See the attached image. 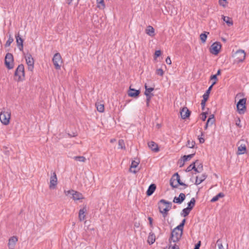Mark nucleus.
Wrapping results in <instances>:
<instances>
[{
  "mask_svg": "<svg viewBox=\"0 0 249 249\" xmlns=\"http://www.w3.org/2000/svg\"><path fill=\"white\" fill-rule=\"evenodd\" d=\"M172 203L164 199H161L159 202V209L162 216L165 218L168 215V211L171 209Z\"/></svg>",
  "mask_w": 249,
  "mask_h": 249,
  "instance_id": "obj_1",
  "label": "nucleus"
},
{
  "mask_svg": "<svg viewBox=\"0 0 249 249\" xmlns=\"http://www.w3.org/2000/svg\"><path fill=\"white\" fill-rule=\"evenodd\" d=\"M170 184L173 188H177L178 185L183 186L184 189L188 187L187 184L181 181L180 176L178 173H176L173 175L170 180Z\"/></svg>",
  "mask_w": 249,
  "mask_h": 249,
  "instance_id": "obj_2",
  "label": "nucleus"
},
{
  "mask_svg": "<svg viewBox=\"0 0 249 249\" xmlns=\"http://www.w3.org/2000/svg\"><path fill=\"white\" fill-rule=\"evenodd\" d=\"M183 233V231L181 229H177V227L174 229L172 231L171 236L169 238V242L171 243V241L173 242H178Z\"/></svg>",
  "mask_w": 249,
  "mask_h": 249,
  "instance_id": "obj_3",
  "label": "nucleus"
},
{
  "mask_svg": "<svg viewBox=\"0 0 249 249\" xmlns=\"http://www.w3.org/2000/svg\"><path fill=\"white\" fill-rule=\"evenodd\" d=\"M24 67L23 64L19 65L16 69L14 76L16 77V80L20 81L22 80L24 78Z\"/></svg>",
  "mask_w": 249,
  "mask_h": 249,
  "instance_id": "obj_4",
  "label": "nucleus"
},
{
  "mask_svg": "<svg viewBox=\"0 0 249 249\" xmlns=\"http://www.w3.org/2000/svg\"><path fill=\"white\" fill-rule=\"evenodd\" d=\"M11 118V112L10 111H2L0 113V120L4 125H8L9 124Z\"/></svg>",
  "mask_w": 249,
  "mask_h": 249,
  "instance_id": "obj_5",
  "label": "nucleus"
},
{
  "mask_svg": "<svg viewBox=\"0 0 249 249\" xmlns=\"http://www.w3.org/2000/svg\"><path fill=\"white\" fill-rule=\"evenodd\" d=\"M4 64L9 70L12 69L14 68V57L12 53H6L5 57Z\"/></svg>",
  "mask_w": 249,
  "mask_h": 249,
  "instance_id": "obj_6",
  "label": "nucleus"
},
{
  "mask_svg": "<svg viewBox=\"0 0 249 249\" xmlns=\"http://www.w3.org/2000/svg\"><path fill=\"white\" fill-rule=\"evenodd\" d=\"M246 99L242 98L239 100L236 105L237 109L239 113L244 114L246 110Z\"/></svg>",
  "mask_w": 249,
  "mask_h": 249,
  "instance_id": "obj_7",
  "label": "nucleus"
},
{
  "mask_svg": "<svg viewBox=\"0 0 249 249\" xmlns=\"http://www.w3.org/2000/svg\"><path fill=\"white\" fill-rule=\"evenodd\" d=\"M53 64L56 70L60 69L61 64L62 63V60L61 55L59 53H56L53 58Z\"/></svg>",
  "mask_w": 249,
  "mask_h": 249,
  "instance_id": "obj_8",
  "label": "nucleus"
},
{
  "mask_svg": "<svg viewBox=\"0 0 249 249\" xmlns=\"http://www.w3.org/2000/svg\"><path fill=\"white\" fill-rule=\"evenodd\" d=\"M67 196L69 195H71V198L74 200H78L80 199H84L83 195L79 192L71 190L65 192Z\"/></svg>",
  "mask_w": 249,
  "mask_h": 249,
  "instance_id": "obj_9",
  "label": "nucleus"
},
{
  "mask_svg": "<svg viewBox=\"0 0 249 249\" xmlns=\"http://www.w3.org/2000/svg\"><path fill=\"white\" fill-rule=\"evenodd\" d=\"M221 48V43L219 42H215L211 45L210 52L213 54L217 55L219 53Z\"/></svg>",
  "mask_w": 249,
  "mask_h": 249,
  "instance_id": "obj_10",
  "label": "nucleus"
},
{
  "mask_svg": "<svg viewBox=\"0 0 249 249\" xmlns=\"http://www.w3.org/2000/svg\"><path fill=\"white\" fill-rule=\"evenodd\" d=\"M26 63L28 65V69L32 71L34 68V60L30 53H27L25 56Z\"/></svg>",
  "mask_w": 249,
  "mask_h": 249,
  "instance_id": "obj_11",
  "label": "nucleus"
},
{
  "mask_svg": "<svg viewBox=\"0 0 249 249\" xmlns=\"http://www.w3.org/2000/svg\"><path fill=\"white\" fill-rule=\"evenodd\" d=\"M57 184V178L55 172H53L50 177L49 188L50 189H55Z\"/></svg>",
  "mask_w": 249,
  "mask_h": 249,
  "instance_id": "obj_12",
  "label": "nucleus"
},
{
  "mask_svg": "<svg viewBox=\"0 0 249 249\" xmlns=\"http://www.w3.org/2000/svg\"><path fill=\"white\" fill-rule=\"evenodd\" d=\"M234 57L237 62H243L246 57L245 51L242 50H239L235 53Z\"/></svg>",
  "mask_w": 249,
  "mask_h": 249,
  "instance_id": "obj_13",
  "label": "nucleus"
},
{
  "mask_svg": "<svg viewBox=\"0 0 249 249\" xmlns=\"http://www.w3.org/2000/svg\"><path fill=\"white\" fill-rule=\"evenodd\" d=\"M242 142H244V141H242ZM237 145H238V151L237 152V155H242L246 153L247 147L245 143H243L242 142V141H240L238 142Z\"/></svg>",
  "mask_w": 249,
  "mask_h": 249,
  "instance_id": "obj_14",
  "label": "nucleus"
},
{
  "mask_svg": "<svg viewBox=\"0 0 249 249\" xmlns=\"http://www.w3.org/2000/svg\"><path fill=\"white\" fill-rule=\"evenodd\" d=\"M141 93L140 89L137 90L132 88L131 86L129 87V89L127 91V94L129 97L133 98H137Z\"/></svg>",
  "mask_w": 249,
  "mask_h": 249,
  "instance_id": "obj_15",
  "label": "nucleus"
},
{
  "mask_svg": "<svg viewBox=\"0 0 249 249\" xmlns=\"http://www.w3.org/2000/svg\"><path fill=\"white\" fill-rule=\"evenodd\" d=\"M181 117L183 119H185L188 118L190 114L191 111L187 108V107H183L180 111Z\"/></svg>",
  "mask_w": 249,
  "mask_h": 249,
  "instance_id": "obj_16",
  "label": "nucleus"
},
{
  "mask_svg": "<svg viewBox=\"0 0 249 249\" xmlns=\"http://www.w3.org/2000/svg\"><path fill=\"white\" fill-rule=\"evenodd\" d=\"M148 146L152 151L154 152H158L160 151L158 144L153 141L148 142Z\"/></svg>",
  "mask_w": 249,
  "mask_h": 249,
  "instance_id": "obj_17",
  "label": "nucleus"
},
{
  "mask_svg": "<svg viewBox=\"0 0 249 249\" xmlns=\"http://www.w3.org/2000/svg\"><path fill=\"white\" fill-rule=\"evenodd\" d=\"M16 38L18 47L20 51H22L23 49V40L22 39L19 34L16 35Z\"/></svg>",
  "mask_w": 249,
  "mask_h": 249,
  "instance_id": "obj_18",
  "label": "nucleus"
},
{
  "mask_svg": "<svg viewBox=\"0 0 249 249\" xmlns=\"http://www.w3.org/2000/svg\"><path fill=\"white\" fill-rule=\"evenodd\" d=\"M185 195L183 193H180L178 197L175 196L173 199V202L178 204H181L185 200Z\"/></svg>",
  "mask_w": 249,
  "mask_h": 249,
  "instance_id": "obj_19",
  "label": "nucleus"
},
{
  "mask_svg": "<svg viewBox=\"0 0 249 249\" xmlns=\"http://www.w3.org/2000/svg\"><path fill=\"white\" fill-rule=\"evenodd\" d=\"M18 241V238L16 236L11 237L9 239L8 247L9 249H14L16 243Z\"/></svg>",
  "mask_w": 249,
  "mask_h": 249,
  "instance_id": "obj_20",
  "label": "nucleus"
},
{
  "mask_svg": "<svg viewBox=\"0 0 249 249\" xmlns=\"http://www.w3.org/2000/svg\"><path fill=\"white\" fill-rule=\"evenodd\" d=\"M156 189V184H153V183L150 184L146 191V195L147 196H151L155 192Z\"/></svg>",
  "mask_w": 249,
  "mask_h": 249,
  "instance_id": "obj_21",
  "label": "nucleus"
},
{
  "mask_svg": "<svg viewBox=\"0 0 249 249\" xmlns=\"http://www.w3.org/2000/svg\"><path fill=\"white\" fill-rule=\"evenodd\" d=\"M207 177V175L206 174H203L201 177H196V180L195 181L196 185H198L202 182Z\"/></svg>",
  "mask_w": 249,
  "mask_h": 249,
  "instance_id": "obj_22",
  "label": "nucleus"
},
{
  "mask_svg": "<svg viewBox=\"0 0 249 249\" xmlns=\"http://www.w3.org/2000/svg\"><path fill=\"white\" fill-rule=\"evenodd\" d=\"M156 240V236L155 234L151 232L149 233V235L147 238V242L149 245L153 244Z\"/></svg>",
  "mask_w": 249,
  "mask_h": 249,
  "instance_id": "obj_23",
  "label": "nucleus"
},
{
  "mask_svg": "<svg viewBox=\"0 0 249 249\" xmlns=\"http://www.w3.org/2000/svg\"><path fill=\"white\" fill-rule=\"evenodd\" d=\"M86 211L87 209L86 207H84L83 209H81L79 210V218L81 221L85 219L86 216L85 213L86 212Z\"/></svg>",
  "mask_w": 249,
  "mask_h": 249,
  "instance_id": "obj_24",
  "label": "nucleus"
},
{
  "mask_svg": "<svg viewBox=\"0 0 249 249\" xmlns=\"http://www.w3.org/2000/svg\"><path fill=\"white\" fill-rule=\"evenodd\" d=\"M145 33L151 36H155V30L152 26L150 25L146 29Z\"/></svg>",
  "mask_w": 249,
  "mask_h": 249,
  "instance_id": "obj_25",
  "label": "nucleus"
},
{
  "mask_svg": "<svg viewBox=\"0 0 249 249\" xmlns=\"http://www.w3.org/2000/svg\"><path fill=\"white\" fill-rule=\"evenodd\" d=\"M195 155V153L192 154L188 155L183 156L182 157L183 162H182V164L180 165V167H182L184 165V162L189 160L190 159H191Z\"/></svg>",
  "mask_w": 249,
  "mask_h": 249,
  "instance_id": "obj_26",
  "label": "nucleus"
},
{
  "mask_svg": "<svg viewBox=\"0 0 249 249\" xmlns=\"http://www.w3.org/2000/svg\"><path fill=\"white\" fill-rule=\"evenodd\" d=\"M144 88L145 89V92H144V95H151V96H154V94L153 93H151V92L153 91L154 89V88H148L146 84L144 85Z\"/></svg>",
  "mask_w": 249,
  "mask_h": 249,
  "instance_id": "obj_27",
  "label": "nucleus"
},
{
  "mask_svg": "<svg viewBox=\"0 0 249 249\" xmlns=\"http://www.w3.org/2000/svg\"><path fill=\"white\" fill-rule=\"evenodd\" d=\"M139 162H137L135 160H133L131 162V164L130 167L129 169L130 171L134 174H136L137 172V171L136 170H132V169L136 168L138 166V165H139Z\"/></svg>",
  "mask_w": 249,
  "mask_h": 249,
  "instance_id": "obj_28",
  "label": "nucleus"
},
{
  "mask_svg": "<svg viewBox=\"0 0 249 249\" xmlns=\"http://www.w3.org/2000/svg\"><path fill=\"white\" fill-rule=\"evenodd\" d=\"M222 19L229 26H231L233 25V21L232 19L229 17H226L224 16H222Z\"/></svg>",
  "mask_w": 249,
  "mask_h": 249,
  "instance_id": "obj_29",
  "label": "nucleus"
},
{
  "mask_svg": "<svg viewBox=\"0 0 249 249\" xmlns=\"http://www.w3.org/2000/svg\"><path fill=\"white\" fill-rule=\"evenodd\" d=\"M209 32H204L203 33H202L200 35V39L201 42L203 43H204L206 42V40L207 38V36L209 34Z\"/></svg>",
  "mask_w": 249,
  "mask_h": 249,
  "instance_id": "obj_30",
  "label": "nucleus"
},
{
  "mask_svg": "<svg viewBox=\"0 0 249 249\" xmlns=\"http://www.w3.org/2000/svg\"><path fill=\"white\" fill-rule=\"evenodd\" d=\"M198 162V160H196L195 162H193L186 169L185 171L187 172H189L194 170L195 168L196 163Z\"/></svg>",
  "mask_w": 249,
  "mask_h": 249,
  "instance_id": "obj_31",
  "label": "nucleus"
},
{
  "mask_svg": "<svg viewBox=\"0 0 249 249\" xmlns=\"http://www.w3.org/2000/svg\"><path fill=\"white\" fill-rule=\"evenodd\" d=\"M196 200L195 198H192L190 201L188 203L187 208L192 210L195 205Z\"/></svg>",
  "mask_w": 249,
  "mask_h": 249,
  "instance_id": "obj_32",
  "label": "nucleus"
},
{
  "mask_svg": "<svg viewBox=\"0 0 249 249\" xmlns=\"http://www.w3.org/2000/svg\"><path fill=\"white\" fill-rule=\"evenodd\" d=\"M224 194L223 193H219L216 196H214L211 200L212 202H214L218 200L220 197H223Z\"/></svg>",
  "mask_w": 249,
  "mask_h": 249,
  "instance_id": "obj_33",
  "label": "nucleus"
},
{
  "mask_svg": "<svg viewBox=\"0 0 249 249\" xmlns=\"http://www.w3.org/2000/svg\"><path fill=\"white\" fill-rule=\"evenodd\" d=\"M97 110L100 112L104 111V106L103 104H100L99 103H96Z\"/></svg>",
  "mask_w": 249,
  "mask_h": 249,
  "instance_id": "obj_34",
  "label": "nucleus"
},
{
  "mask_svg": "<svg viewBox=\"0 0 249 249\" xmlns=\"http://www.w3.org/2000/svg\"><path fill=\"white\" fill-rule=\"evenodd\" d=\"M191 211V210L188 208L187 207L184 208L182 210V212L181 213V215L183 217H186L189 214Z\"/></svg>",
  "mask_w": 249,
  "mask_h": 249,
  "instance_id": "obj_35",
  "label": "nucleus"
},
{
  "mask_svg": "<svg viewBox=\"0 0 249 249\" xmlns=\"http://www.w3.org/2000/svg\"><path fill=\"white\" fill-rule=\"evenodd\" d=\"M73 159L76 161H79L80 162H85L86 160V159L84 156H75L73 158Z\"/></svg>",
  "mask_w": 249,
  "mask_h": 249,
  "instance_id": "obj_36",
  "label": "nucleus"
},
{
  "mask_svg": "<svg viewBox=\"0 0 249 249\" xmlns=\"http://www.w3.org/2000/svg\"><path fill=\"white\" fill-rule=\"evenodd\" d=\"M195 144L196 142L195 141H192L191 142L190 140H188L186 146L190 148H193L195 147Z\"/></svg>",
  "mask_w": 249,
  "mask_h": 249,
  "instance_id": "obj_37",
  "label": "nucleus"
},
{
  "mask_svg": "<svg viewBox=\"0 0 249 249\" xmlns=\"http://www.w3.org/2000/svg\"><path fill=\"white\" fill-rule=\"evenodd\" d=\"M98 5V7L101 9H104L105 7V4L104 0H96Z\"/></svg>",
  "mask_w": 249,
  "mask_h": 249,
  "instance_id": "obj_38",
  "label": "nucleus"
},
{
  "mask_svg": "<svg viewBox=\"0 0 249 249\" xmlns=\"http://www.w3.org/2000/svg\"><path fill=\"white\" fill-rule=\"evenodd\" d=\"M214 121L215 120L214 119V115H211L208 118L207 123V124H210V125H212L214 123Z\"/></svg>",
  "mask_w": 249,
  "mask_h": 249,
  "instance_id": "obj_39",
  "label": "nucleus"
},
{
  "mask_svg": "<svg viewBox=\"0 0 249 249\" xmlns=\"http://www.w3.org/2000/svg\"><path fill=\"white\" fill-rule=\"evenodd\" d=\"M118 145L119 148L121 149H124L125 148V144L124 141L123 140H119L118 142Z\"/></svg>",
  "mask_w": 249,
  "mask_h": 249,
  "instance_id": "obj_40",
  "label": "nucleus"
},
{
  "mask_svg": "<svg viewBox=\"0 0 249 249\" xmlns=\"http://www.w3.org/2000/svg\"><path fill=\"white\" fill-rule=\"evenodd\" d=\"M186 222V219H183L180 224L177 227V229H181L182 231L183 230V227Z\"/></svg>",
  "mask_w": 249,
  "mask_h": 249,
  "instance_id": "obj_41",
  "label": "nucleus"
},
{
  "mask_svg": "<svg viewBox=\"0 0 249 249\" xmlns=\"http://www.w3.org/2000/svg\"><path fill=\"white\" fill-rule=\"evenodd\" d=\"M216 243L218 247V249H224L221 239H218L216 241Z\"/></svg>",
  "mask_w": 249,
  "mask_h": 249,
  "instance_id": "obj_42",
  "label": "nucleus"
},
{
  "mask_svg": "<svg viewBox=\"0 0 249 249\" xmlns=\"http://www.w3.org/2000/svg\"><path fill=\"white\" fill-rule=\"evenodd\" d=\"M145 96H146V106L147 107H148L149 106V103L150 102L151 98L153 96H151V95H145Z\"/></svg>",
  "mask_w": 249,
  "mask_h": 249,
  "instance_id": "obj_43",
  "label": "nucleus"
},
{
  "mask_svg": "<svg viewBox=\"0 0 249 249\" xmlns=\"http://www.w3.org/2000/svg\"><path fill=\"white\" fill-rule=\"evenodd\" d=\"M156 73L157 75L162 76L164 74V71L162 69H158L157 70Z\"/></svg>",
  "mask_w": 249,
  "mask_h": 249,
  "instance_id": "obj_44",
  "label": "nucleus"
},
{
  "mask_svg": "<svg viewBox=\"0 0 249 249\" xmlns=\"http://www.w3.org/2000/svg\"><path fill=\"white\" fill-rule=\"evenodd\" d=\"M13 41V39L11 37H10L6 42L5 46L9 47Z\"/></svg>",
  "mask_w": 249,
  "mask_h": 249,
  "instance_id": "obj_45",
  "label": "nucleus"
},
{
  "mask_svg": "<svg viewBox=\"0 0 249 249\" xmlns=\"http://www.w3.org/2000/svg\"><path fill=\"white\" fill-rule=\"evenodd\" d=\"M216 84V81H213L212 84L209 87L208 89L206 90V93H207L208 94H210L211 90L212 89L213 87Z\"/></svg>",
  "mask_w": 249,
  "mask_h": 249,
  "instance_id": "obj_46",
  "label": "nucleus"
},
{
  "mask_svg": "<svg viewBox=\"0 0 249 249\" xmlns=\"http://www.w3.org/2000/svg\"><path fill=\"white\" fill-rule=\"evenodd\" d=\"M201 119L203 121H205L207 118V113L206 112H202L201 114Z\"/></svg>",
  "mask_w": 249,
  "mask_h": 249,
  "instance_id": "obj_47",
  "label": "nucleus"
},
{
  "mask_svg": "<svg viewBox=\"0 0 249 249\" xmlns=\"http://www.w3.org/2000/svg\"><path fill=\"white\" fill-rule=\"evenodd\" d=\"M240 123H241V120L239 118H238L237 120L236 121V123H235L236 125L239 127H241L242 125H241Z\"/></svg>",
  "mask_w": 249,
  "mask_h": 249,
  "instance_id": "obj_48",
  "label": "nucleus"
},
{
  "mask_svg": "<svg viewBox=\"0 0 249 249\" xmlns=\"http://www.w3.org/2000/svg\"><path fill=\"white\" fill-rule=\"evenodd\" d=\"M209 94H208L207 93H205L203 95V99L206 100V101L208 100L209 98Z\"/></svg>",
  "mask_w": 249,
  "mask_h": 249,
  "instance_id": "obj_49",
  "label": "nucleus"
},
{
  "mask_svg": "<svg viewBox=\"0 0 249 249\" xmlns=\"http://www.w3.org/2000/svg\"><path fill=\"white\" fill-rule=\"evenodd\" d=\"M161 52L160 50L156 51L155 53V57L160 56L161 55Z\"/></svg>",
  "mask_w": 249,
  "mask_h": 249,
  "instance_id": "obj_50",
  "label": "nucleus"
},
{
  "mask_svg": "<svg viewBox=\"0 0 249 249\" xmlns=\"http://www.w3.org/2000/svg\"><path fill=\"white\" fill-rule=\"evenodd\" d=\"M199 172H201L203 170V165L202 163H199L196 167Z\"/></svg>",
  "mask_w": 249,
  "mask_h": 249,
  "instance_id": "obj_51",
  "label": "nucleus"
},
{
  "mask_svg": "<svg viewBox=\"0 0 249 249\" xmlns=\"http://www.w3.org/2000/svg\"><path fill=\"white\" fill-rule=\"evenodd\" d=\"M210 79H211V80H214V81H216V82L217 81V77L216 75H215V74L211 75Z\"/></svg>",
  "mask_w": 249,
  "mask_h": 249,
  "instance_id": "obj_52",
  "label": "nucleus"
},
{
  "mask_svg": "<svg viewBox=\"0 0 249 249\" xmlns=\"http://www.w3.org/2000/svg\"><path fill=\"white\" fill-rule=\"evenodd\" d=\"M201 245V241H198L197 244H196L194 249H199V248Z\"/></svg>",
  "mask_w": 249,
  "mask_h": 249,
  "instance_id": "obj_53",
  "label": "nucleus"
},
{
  "mask_svg": "<svg viewBox=\"0 0 249 249\" xmlns=\"http://www.w3.org/2000/svg\"><path fill=\"white\" fill-rule=\"evenodd\" d=\"M148 219L149 221V225L151 228L153 227V219L151 217H148Z\"/></svg>",
  "mask_w": 249,
  "mask_h": 249,
  "instance_id": "obj_54",
  "label": "nucleus"
},
{
  "mask_svg": "<svg viewBox=\"0 0 249 249\" xmlns=\"http://www.w3.org/2000/svg\"><path fill=\"white\" fill-rule=\"evenodd\" d=\"M166 63L167 64H169V65H170L171 64V60L170 59V57L169 56H168L166 59Z\"/></svg>",
  "mask_w": 249,
  "mask_h": 249,
  "instance_id": "obj_55",
  "label": "nucleus"
},
{
  "mask_svg": "<svg viewBox=\"0 0 249 249\" xmlns=\"http://www.w3.org/2000/svg\"><path fill=\"white\" fill-rule=\"evenodd\" d=\"M198 139H199V142H200V143H204V142H205V140H204V139L203 138H202V137H200V138H199H199H198Z\"/></svg>",
  "mask_w": 249,
  "mask_h": 249,
  "instance_id": "obj_56",
  "label": "nucleus"
},
{
  "mask_svg": "<svg viewBox=\"0 0 249 249\" xmlns=\"http://www.w3.org/2000/svg\"><path fill=\"white\" fill-rule=\"evenodd\" d=\"M171 249H179V248L178 246L175 244L173 246L171 247Z\"/></svg>",
  "mask_w": 249,
  "mask_h": 249,
  "instance_id": "obj_57",
  "label": "nucleus"
},
{
  "mask_svg": "<svg viewBox=\"0 0 249 249\" xmlns=\"http://www.w3.org/2000/svg\"><path fill=\"white\" fill-rule=\"evenodd\" d=\"M206 102V100H202L201 102V106H205Z\"/></svg>",
  "mask_w": 249,
  "mask_h": 249,
  "instance_id": "obj_58",
  "label": "nucleus"
},
{
  "mask_svg": "<svg viewBox=\"0 0 249 249\" xmlns=\"http://www.w3.org/2000/svg\"><path fill=\"white\" fill-rule=\"evenodd\" d=\"M221 74V70H218L216 74L215 75H216V76H217L218 75H220Z\"/></svg>",
  "mask_w": 249,
  "mask_h": 249,
  "instance_id": "obj_59",
  "label": "nucleus"
},
{
  "mask_svg": "<svg viewBox=\"0 0 249 249\" xmlns=\"http://www.w3.org/2000/svg\"><path fill=\"white\" fill-rule=\"evenodd\" d=\"M194 170L196 172V173H200V172H199V171L197 169V168H196V167L195 166V168L194 169Z\"/></svg>",
  "mask_w": 249,
  "mask_h": 249,
  "instance_id": "obj_60",
  "label": "nucleus"
},
{
  "mask_svg": "<svg viewBox=\"0 0 249 249\" xmlns=\"http://www.w3.org/2000/svg\"><path fill=\"white\" fill-rule=\"evenodd\" d=\"M208 125H209V124H207V123L206 122V125H205V126L204 127L205 129H207Z\"/></svg>",
  "mask_w": 249,
  "mask_h": 249,
  "instance_id": "obj_61",
  "label": "nucleus"
},
{
  "mask_svg": "<svg viewBox=\"0 0 249 249\" xmlns=\"http://www.w3.org/2000/svg\"><path fill=\"white\" fill-rule=\"evenodd\" d=\"M202 110H204L205 109V106H201Z\"/></svg>",
  "mask_w": 249,
  "mask_h": 249,
  "instance_id": "obj_62",
  "label": "nucleus"
},
{
  "mask_svg": "<svg viewBox=\"0 0 249 249\" xmlns=\"http://www.w3.org/2000/svg\"><path fill=\"white\" fill-rule=\"evenodd\" d=\"M113 142V140H111V142Z\"/></svg>",
  "mask_w": 249,
  "mask_h": 249,
  "instance_id": "obj_63",
  "label": "nucleus"
},
{
  "mask_svg": "<svg viewBox=\"0 0 249 249\" xmlns=\"http://www.w3.org/2000/svg\"><path fill=\"white\" fill-rule=\"evenodd\" d=\"M201 135H203V133L202 132H201Z\"/></svg>",
  "mask_w": 249,
  "mask_h": 249,
  "instance_id": "obj_64",
  "label": "nucleus"
}]
</instances>
